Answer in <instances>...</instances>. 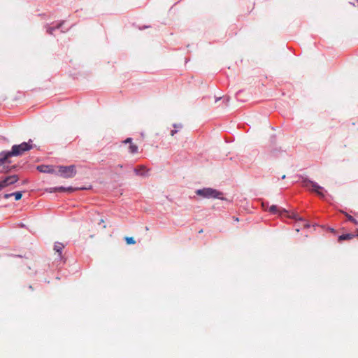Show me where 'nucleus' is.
<instances>
[{
  "label": "nucleus",
  "mask_w": 358,
  "mask_h": 358,
  "mask_svg": "<svg viewBox=\"0 0 358 358\" xmlns=\"http://www.w3.org/2000/svg\"><path fill=\"white\" fill-rule=\"evenodd\" d=\"M32 141L29 140L28 143L24 142L20 145H14L12 147L11 151L3 153V159L7 160L11 156H19L22 155L25 151H28L33 148L30 144Z\"/></svg>",
  "instance_id": "nucleus-1"
},
{
  "label": "nucleus",
  "mask_w": 358,
  "mask_h": 358,
  "mask_svg": "<svg viewBox=\"0 0 358 358\" xmlns=\"http://www.w3.org/2000/svg\"><path fill=\"white\" fill-rule=\"evenodd\" d=\"M196 194L204 198H220L222 193L213 188H203L198 189Z\"/></svg>",
  "instance_id": "nucleus-2"
},
{
  "label": "nucleus",
  "mask_w": 358,
  "mask_h": 358,
  "mask_svg": "<svg viewBox=\"0 0 358 358\" xmlns=\"http://www.w3.org/2000/svg\"><path fill=\"white\" fill-rule=\"evenodd\" d=\"M303 186L308 189L310 191L315 192L317 195H319L321 197L324 196V194L323 193V187L320 186L315 182L309 180H304L303 181Z\"/></svg>",
  "instance_id": "nucleus-3"
},
{
  "label": "nucleus",
  "mask_w": 358,
  "mask_h": 358,
  "mask_svg": "<svg viewBox=\"0 0 358 358\" xmlns=\"http://www.w3.org/2000/svg\"><path fill=\"white\" fill-rule=\"evenodd\" d=\"M60 175L64 178H73L76 174V166H60L58 169Z\"/></svg>",
  "instance_id": "nucleus-4"
},
{
  "label": "nucleus",
  "mask_w": 358,
  "mask_h": 358,
  "mask_svg": "<svg viewBox=\"0 0 358 358\" xmlns=\"http://www.w3.org/2000/svg\"><path fill=\"white\" fill-rule=\"evenodd\" d=\"M91 189V186H90L89 187H76V188H73V187H50L49 189H47V191L50 193H52V192H72L73 191H76V190H85V189Z\"/></svg>",
  "instance_id": "nucleus-5"
},
{
  "label": "nucleus",
  "mask_w": 358,
  "mask_h": 358,
  "mask_svg": "<svg viewBox=\"0 0 358 358\" xmlns=\"http://www.w3.org/2000/svg\"><path fill=\"white\" fill-rule=\"evenodd\" d=\"M18 180L19 178L17 175H13L6 177L5 179L0 181V190L10 185L14 184Z\"/></svg>",
  "instance_id": "nucleus-6"
},
{
  "label": "nucleus",
  "mask_w": 358,
  "mask_h": 358,
  "mask_svg": "<svg viewBox=\"0 0 358 358\" xmlns=\"http://www.w3.org/2000/svg\"><path fill=\"white\" fill-rule=\"evenodd\" d=\"M124 144H129V146L128 148L129 152L131 154H136L138 151V147L132 143V138H127L124 141H122Z\"/></svg>",
  "instance_id": "nucleus-7"
},
{
  "label": "nucleus",
  "mask_w": 358,
  "mask_h": 358,
  "mask_svg": "<svg viewBox=\"0 0 358 358\" xmlns=\"http://www.w3.org/2000/svg\"><path fill=\"white\" fill-rule=\"evenodd\" d=\"M289 217L293 219H295L296 220L303 221V227L305 228H308L310 227V224L306 220H303L296 213H293L292 215H290Z\"/></svg>",
  "instance_id": "nucleus-8"
},
{
  "label": "nucleus",
  "mask_w": 358,
  "mask_h": 358,
  "mask_svg": "<svg viewBox=\"0 0 358 358\" xmlns=\"http://www.w3.org/2000/svg\"><path fill=\"white\" fill-rule=\"evenodd\" d=\"M64 245L61 243H56L54 245V250L59 254V256L62 255V251Z\"/></svg>",
  "instance_id": "nucleus-9"
},
{
  "label": "nucleus",
  "mask_w": 358,
  "mask_h": 358,
  "mask_svg": "<svg viewBox=\"0 0 358 358\" xmlns=\"http://www.w3.org/2000/svg\"><path fill=\"white\" fill-rule=\"evenodd\" d=\"M146 171V168L143 165H141L135 169L134 171L137 175L143 176L144 175V171Z\"/></svg>",
  "instance_id": "nucleus-10"
},
{
  "label": "nucleus",
  "mask_w": 358,
  "mask_h": 358,
  "mask_svg": "<svg viewBox=\"0 0 358 358\" xmlns=\"http://www.w3.org/2000/svg\"><path fill=\"white\" fill-rule=\"evenodd\" d=\"M354 236H355L352 234H343L338 237V241H341L344 240H350L352 239Z\"/></svg>",
  "instance_id": "nucleus-11"
},
{
  "label": "nucleus",
  "mask_w": 358,
  "mask_h": 358,
  "mask_svg": "<svg viewBox=\"0 0 358 358\" xmlns=\"http://www.w3.org/2000/svg\"><path fill=\"white\" fill-rule=\"evenodd\" d=\"M124 240L127 245H134L136 243V241L133 237H125Z\"/></svg>",
  "instance_id": "nucleus-12"
},
{
  "label": "nucleus",
  "mask_w": 358,
  "mask_h": 358,
  "mask_svg": "<svg viewBox=\"0 0 358 358\" xmlns=\"http://www.w3.org/2000/svg\"><path fill=\"white\" fill-rule=\"evenodd\" d=\"M13 196H15V199L16 201H18L20 199H21L22 196V194L20 192H13L12 193Z\"/></svg>",
  "instance_id": "nucleus-13"
},
{
  "label": "nucleus",
  "mask_w": 358,
  "mask_h": 358,
  "mask_svg": "<svg viewBox=\"0 0 358 358\" xmlns=\"http://www.w3.org/2000/svg\"><path fill=\"white\" fill-rule=\"evenodd\" d=\"M268 210L274 214L278 212V208L275 205H272L271 206H270Z\"/></svg>",
  "instance_id": "nucleus-14"
},
{
  "label": "nucleus",
  "mask_w": 358,
  "mask_h": 358,
  "mask_svg": "<svg viewBox=\"0 0 358 358\" xmlns=\"http://www.w3.org/2000/svg\"><path fill=\"white\" fill-rule=\"evenodd\" d=\"M47 168H48L47 166H45H45H38L37 167V169H38L39 171H41V172H47V171H47V169H46Z\"/></svg>",
  "instance_id": "nucleus-15"
},
{
  "label": "nucleus",
  "mask_w": 358,
  "mask_h": 358,
  "mask_svg": "<svg viewBox=\"0 0 358 358\" xmlns=\"http://www.w3.org/2000/svg\"><path fill=\"white\" fill-rule=\"evenodd\" d=\"M3 153H1V154H0V166H1V164H4V163L6 162V159H3Z\"/></svg>",
  "instance_id": "nucleus-16"
},
{
  "label": "nucleus",
  "mask_w": 358,
  "mask_h": 358,
  "mask_svg": "<svg viewBox=\"0 0 358 358\" xmlns=\"http://www.w3.org/2000/svg\"><path fill=\"white\" fill-rule=\"evenodd\" d=\"M347 217H348V220H350L354 223H356V220L351 215H347Z\"/></svg>",
  "instance_id": "nucleus-17"
},
{
  "label": "nucleus",
  "mask_w": 358,
  "mask_h": 358,
  "mask_svg": "<svg viewBox=\"0 0 358 358\" xmlns=\"http://www.w3.org/2000/svg\"><path fill=\"white\" fill-rule=\"evenodd\" d=\"M12 196H13L12 193H10V194H4V198L5 199H8L9 197H10Z\"/></svg>",
  "instance_id": "nucleus-18"
},
{
  "label": "nucleus",
  "mask_w": 358,
  "mask_h": 358,
  "mask_svg": "<svg viewBox=\"0 0 358 358\" xmlns=\"http://www.w3.org/2000/svg\"><path fill=\"white\" fill-rule=\"evenodd\" d=\"M54 30V28H50L48 29V32L50 34H52V31Z\"/></svg>",
  "instance_id": "nucleus-19"
},
{
  "label": "nucleus",
  "mask_w": 358,
  "mask_h": 358,
  "mask_svg": "<svg viewBox=\"0 0 358 358\" xmlns=\"http://www.w3.org/2000/svg\"><path fill=\"white\" fill-rule=\"evenodd\" d=\"M176 133V130H172L171 132V135L173 136Z\"/></svg>",
  "instance_id": "nucleus-20"
},
{
  "label": "nucleus",
  "mask_w": 358,
  "mask_h": 358,
  "mask_svg": "<svg viewBox=\"0 0 358 358\" xmlns=\"http://www.w3.org/2000/svg\"><path fill=\"white\" fill-rule=\"evenodd\" d=\"M285 177H286V176H285V175H283V176H282V179H285Z\"/></svg>",
  "instance_id": "nucleus-21"
},
{
  "label": "nucleus",
  "mask_w": 358,
  "mask_h": 358,
  "mask_svg": "<svg viewBox=\"0 0 358 358\" xmlns=\"http://www.w3.org/2000/svg\"><path fill=\"white\" fill-rule=\"evenodd\" d=\"M103 222H104V221H103V219H101V220H100V223H103Z\"/></svg>",
  "instance_id": "nucleus-22"
},
{
  "label": "nucleus",
  "mask_w": 358,
  "mask_h": 358,
  "mask_svg": "<svg viewBox=\"0 0 358 358\" xmlns=\"http://www.w3.org/2000/svg\"><path fill=\"white\" fill-rule=\"evenodd\" d=\"M203 232V229H201L199 233H202Z\"/></svg>",
  "instance_id": "nucleus-23"
},
{
  "label": "nucleus",
  "mask_w": 358,
  "mask_h": 358,
  "mask_svg": "<svg viewBox=\"0 0 358 358\" xmlns=\"http://www.w3.org/2000/svg\"><path fill=\"white\" fill-rule=\"evenodd\" d=\"M357 236H358V234H357Z\"/></svg>",
  "instance_id": "nucleus-24"
},
{
  "label": "nucleus",
  "mask_w": 358,
  "mask_h": 358,
  "mask_svg": "<svg viewBox=\"0 0 358 358\" xmlns=\"http://www.w3.org/2000/svg\"><path fill=\"white\" fill-rule=\"evenodd\" d=\"M357 1H358V0H357Z\"/></svg>",
  "instance_id": "nucleus-25"
}]
</instances>
